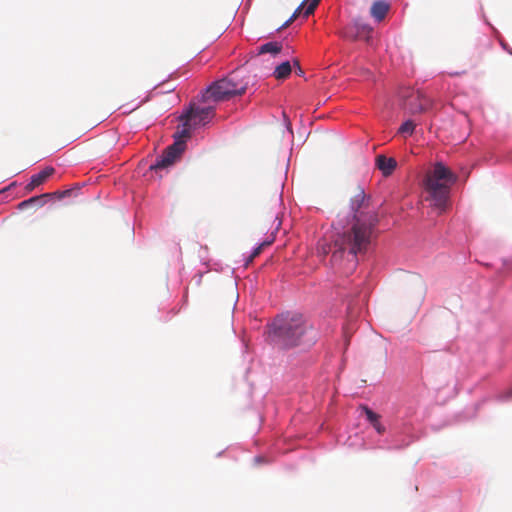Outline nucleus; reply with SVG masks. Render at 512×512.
Masks as SVG:
<instances>
[{"mask_svg": "<svg viewBox=\"0 0 512 512\" xmlns=\"http://www.w3.org/2000/svg\"><path fill=\"white\" fill-rule=\"evenodd\" d=\"M353 223L349 230L338 234L331 248V265L342 274L350 275L358 265V254L367 251L378 215L364 190L358 187L350 202Z\"/></svg>", "mask_w": 512, "mask_h": 512, "instance_id": "f257e3e1", "label": "nucleus"}, {"mask_svg": "<svg viewBox=\"0 0 512 512\" xmlns=\"http://www.w3.org/2000/svg\"><path fill=\"white\" fill-rule=\"evenodd\" d=\"M312 328L300 314H286L277 317L269 327V338L272 342L284 347H294L305 341H312L308 337Z\"/></svg>", "mask_w": 512, "mask_h": 512, "instance_id": "f03ea898", "label": "nucleus"}, {"mask_svg": "<svg viewBox=\"0 0 512 512\" xmlns=\"http://www.w3.org/2000/svg\"><path fill=\"white\" fill-rule=\"evenodd\" d=\"M457 176L443 163L437 162L425 180V189L428 193L426 200L444 211L447 207L451 186L456 182Z\"/></svg>", "mask_w": 512, "mask_h": 512, "instance_id": "7ed1b4c3", "label": "nucleus"}, {"mask_svg": "<svg viewBox=\"0 0 512 512\" xmlns=\"http://www.w3.org/2000/svg\"><path fill=\"white\" fill-rule=\"evenodd\" d=\"M248 81L236 70L227 77L213 82L204 92L203 101L215 102L229 100L232 97L244 94L248 88Z\"/></svg>", "mask_w": 512, "mask_h": 512, "instance_id": "20e7f679", "label": "nucleus"}, {"mask_svg": "<svg viewBox=\"0 0 512 512\" xmlns=\"http://www.w3.org/2000/svg\"><path fill=\"white\" fill-rule=\"evenodd\" d=\"M185 149L184 141L176 140L172 145L168 146L157 161L150 166L151 170H159L167 168L175 163Z\"/></svg>", "mask_w": 512, "mask_h": 512, "instance_id": "39448f33", "label": "nucleus"}, {"mask_svg": "<svg viewBox=\"0 0 512 512\" xmlns=\"http://www.w3.org/2000/svg\"><path fill=\"white\" fill-rule=\"evenodd\" d=\"M372 33V28L359 20H354L352 23L345 26L340 35L349 40H364L369 41Z\"/></svg>", "mask_w": 512, "mask_h": 512, "instance_id": "423d86ee", "label": "nucleus"}, {"mask_svg": "<svg viewBox=\"0 0 512 512\" xmlns=\"http://www.w3.org/2000/svg\"><path fill=\"white\" fill-rule=\"evenodd\" d=\"M431 105V100L420 91L411 94L406 101V107L413 114L424 112L429 109Z\"/></svg>", "mask_w": 512, "mask_h": 512, "instance_id": "0eeeda50", "label": "nucleus"}, {"mask_svg": "<svg viewBox=\"0 0 512 512\" xmlns=\"http://www.w3.org/2000/svg\"><path fill=\"white\" fill-rule=\"evenodd\" d=\"M214 115L213 107H205V108H194L192 107L185 114L181 115L180 119H186L187 121H191L192 119L198 118L199 123H207Z\"/></svg>", "mask_w": 512, "mask_h": 512, "instance_id": "6e6552de", "label": "nucleus"}, {"mask_svg": "<svg viewBox=\"0 0 512 512\" xmlns=\"http://www.w3.org/2000/svg\"><path fill=\"white\" fill-rule=\"evenodd\" d=\"M54 172L55 169L53 167H46L38 174L33 175L30 179V182L25 186L26 192H32L36 187L43 184L49 176L54 174Z\"/></svg>", "mask_w": 512, "mask_h": 512, "instance_id": "1a4fd4ad", "label": "nucleus"}, {"mask_svg": "<svg viewBox=\"0 0 512 512\" xmlns=\"http://www.w3.org/2000/svg\"><path fill=\"white\" fill-rule=\"evenodd\" d=\"M375 164L386 177L391 175L397 166V162L394 158H388L384 155H378L375 159Z\"/></svg>", "mask_w": 512, "mask_h": 512, "instance_id": "9d476101", "label": "nucleus"}, {"mask_svg": "<svg viewBox=\"0 0 512 512\" xmlns=\"http://www.w3.org/2000/svg\"><path fill=\"white\" fill-rule=\"evenodd\" d=\"M390 9L389 4L384 0L375 1L370 9L371 16L378 22L382 21Z\"/></svg>", "mask_w": 512, "mask_h": 512, "instance_id": "9b49d317", "label": "nucleus"}, {"mask_svg": "<svg viewBox=\"0 0 512 512\" xmlns=\"http://www.w3.org/2000/svg\"><path fill=\"white\" fill-rule=\"evenodd\" d=\"M364 412L367 417V420L372 424L374 429L378 434H383L385 432V427L380 423V415L372 411L368 407H364Z\"/></svg>", "mask_w": 512, "mask_h": 512, "instance_id": "f8f14e48", "label": "nucleus"}, {"mask_svg": "<svg viewBox=\"0 0 512 512\" xmlns=\"http://www.w3.org/2000/svg\"><path fill=\"white\" fill-rule=\"evenodd\" d=\"M292 71V67L289 61H285L276 66L273 76L278 80L286 79Z\"/></svg>", "mask_w": 512, "mask_h": 512, "instance_id": "ddd939ff", "label": "nucleus"}, {"mask_svg": "<svg viewBox=\"0 0 512 512\" xmlns=\"http://www.w3.org/2000/svg\"><path fill=\"white\" fill-rule=\"evenodd\" d=\"M49 196H50V194L46 193V194H43V195H40V196L31 197V198H29L27 200H24V201L20 202L18 204V208L23 210V209L28 208L31 205H36V206H39V207L43 206L44 203H45L44 199L46 197H49Z\"/></svg>", "mask_w": 512, "mask_h": 512, "instance_id": "4468645a", "label": "nucleus"}, {"mask_svg": "<svg viewBox=\"0 0 512 512\" xmlns=\"http://www.w3.org/2000/svg\"><path fill=\"white\" fill-rule=\"evenodd\" d=\"M183 122V125L182 127H178L177 131L175 132L174 134V138H175V141L176 140H180V141H184L185 142V139L189 138L190 137V130H191V125H190V121H187L186 119H181Z\"/></svg>", "mask_w": 512, "mask_h": 512, "instance_id": "2eb2a0df", "label": "nucleus"}, {"mask_svg": "<svg viewBox=\"0 0 512 512\" xmlns=\"http://www.w3.org/2000/svg\"><path fill=\"white\" fill-rule=\"evenodd\" d=\"M282 50V44L280 42H268L259 47V54L271 53L278 54Z\"/></svg>", "mask_w": 512, "mask_h": 512, "instance_id": "dca6fc26", "label": "nucleus"}, {"mask_svg": "<svg viewBox=\"0 0 512 512\" xmlns=\"http://www.w3.org/2000/svg\"><path fill=\"white\" fill-rule=\"evenodd\" d=\"M415 127L416 125L413 121L407 120L400 126L399 133L410 136L413 134Z\"/></svg>", "mask_w": 512, "mask_h": 512, "instance_id": "f3484780", "label": "nucleus"}, {"mask_svg": "<svg viewBox=\"0 0 512 512\" xmlns=\"http://www.w3.org/2000/svg\"><path fill=\"white\" fill-rule=\"evenodd\" d=\"M308 0H304L300 6L294 11L292 16L280 27V29L287 28L291 23L294 22V20L300 15L304 7L306 6Z\"/></svg>", "mask_w": 512, "mask_h": 512, "instance_id": "a211bd4d", "label": "nucleus"}, {"mask_svg": "<svg viewBox=\"0 0 512 512\" xmlns=\"http://www.w3.org/2000/svg\"><path fill=\"white\" fill-rule=\"evenodd\" d=\"M266 245H269V243L268 242H264L261 245H259L257 248H255L254 251L252 252L251 256H250V261H252L253 258L257 257L261 253L263 247L266 246Z\"/></svg>", "mask_w": 512, "mask_h": 512, "instance_id": "6ab92c4d", "label": "nucleus"}, {"mask_svg": "<svg viewBox=\"0 0 512 512\" xmlns=\"http://www.w3.org/2000/svg\"><path fill=\"white\" fill-rule=\"evenodd\" d=\"M307 7L304 10V16L308 17L309 15L313 14L316 7L314 5L310 4L309 2L306 3Z\"/></svg>", "mask_w": 512, "mask_h": 512, "instance_id": "aec40b11", "label": "nucleus"}, {"mask_svg": "<svg viewBox=\"0 0 512 512\" xmlns=\"http://www.w3.org/2000/svg\"><path fill=\"white\" fill-rule=\"evenodd\" d=\"M293 62H294V64L298 67V72H297V74H298V75H301V74L303 73V71H302L301 67L299 66V61H298L297 59H294V60H293Z\"/></svg>", "mask_w": 512, "mask_h": 512, "instance_id": "412c9836", "label": "nucleus"}, {"mask_svg": "<svg viewBox=\"0 0 512 512\" xmlns=\"http://www.w3.org/2000/svg\"><path fill=\"white\" fill-rule=\"evenodd\" d=\"M308 2H309L310 4H312V5H314V7H317V6H318V4H319V2H320V0H308V1H307V3H308Z\"/></svg>", "mask_w": 512, "mask_h": 512, "instance_id": "4be33fe9", "label": "nucleus"}, {"mask_svg": "<svg viewBox=\"0 0 512 512\" xmlns=\"http://www.w3.org/2000/svg\"><path fill=\"white\" fill-rule=\"evenodd\" d=\"M70 193L69 190H66L64 192L61 193L60 197H65L66 195H68Z\"/></svg>", "mask_w": 512, "mask_h": 512, "instance_id": "5701e85b", "label": "nucleus"}]
</instances>
